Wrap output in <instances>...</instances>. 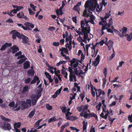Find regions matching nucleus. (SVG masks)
Wrapping results in <instances>:
<instances>
[{
	"label": "nucleus",
	"mask_w": 132,
	"mask_h": 132,
	"mask_svg": "<svg viewBox=\"0 0 132 132\" xmlns=\"http://www.w3.org/2000/svg\"><path fill=\"white\" fill-rule=\"evenodd\" d=\"M69 64L72 67H75L77 66L79 64V62L78 61V60L76 59L73 58L71 60L69 61Z\"/></svg>",
	"instance_id": "10"
},
{
	"label": "nucleus",
	"mask_w": 132,
	"mask_h": 132,
	"mask_svg": "<svg viewBox=\"0 0 132 132\" xmlns=\"http://www.w3.org/2000/svg\"><path fill=\"white\" fill-rule=\"evenodd\" d=\"M59 51L61 52L60 54L63 57H66V56L64 54V53H66L68 54V49L66 48L63 47L61 49H60Z\"/></svg>",
	"instance_id": "17"
},
{
	"label": "nucleus",
	"mask_w": 132,
	"mask_h": 132,
	"mask_svg": "<svg viewBox=\"0 0 132 132\" xmlns=\"http://www.w3.org/2000/svg\"><path fill=\"white\" fill-rule=\"evenodd\" d=\"M106 78L105 77L104 78H103V86L104 88L105 87V85L106 82Z\"/></svg>",
	"instance_id": "62"
},
{
	"label": "nucleus",
	"mask_w": 132,
	"mask_h": 132,
	"mask_svg": "<svg viewBox=\"0 0 132 132\" xmlns=\"http://www.w3.org/2000/svg\"><path fill=\"white\" fill-rule=\"evenodd\" d=\"M24 16V13L22 12H20L17 15V16L19 18H23Z\"/></svg>",
	"instance_id": "41"
},
{
	"label": "nucleus",
	"mask_w": 132,
	"mask_h": 132,
	"mask_svg": "<svg viewBox=\"0 0 132 132\" xmlns=\"http://www.w3.org/2000/svg\"><path fill=\"white\" fill-rule=\"evenodd\" d=\"M22 105L21 104V102L20 101L19 102H17L15 104V107H14V110L15 111H18L20 109L23 110V109H22L21 108Z\"/></svg>",
	"instance_id": "16"
},
{
	"label": "nucleus",
	"mask_w": 132,
	"mask_h": 132,
	"mask_svg": "<svg viewBox=\"0 0 132 132\" xmlns=\"http://www.w3.org/2000/svg\"><path fill=\"white\" fill-rule=\"evenodd\" d=\"M63 38L66 37L65 42L67 43L72 42V36H71V34H68V32L66 31L65 34H64L63 35Z\"/></svg>",
	"instance_id": "9"
},
{
	"label": "nucleus",
	"mask_w": 132,
	"mask_h": 132,
	"mask_svg": "<svg viewBox=\"0 0 132 132\" xmlns=\"http://www.w3.org/2000/svg\"><path fill=\"white\" fill-rule=\"evenodd\" d=\"M85 9L83 12V16L86 17L87 18L88 20H87L88 22H89L92 24L94 23V21L95 19V18L92 14V12L91 11H89L88 10H87V8L85 7Z\"/></svg>",
	"instance_id": "2"
},
{
	"label": "nucleus",
	"mask_w": 132,
	"mask_h": 132,
	"mask_svg": "<svg viewBox=\"0 0 132 132\" xmlns=\"http://www.w3.org/2000/svg\"><path fill=\"white\" fill-rule=\"evenodd\" d=\"M85 7H87V10L89 11L90 10L93 11L95 9H96V11L100 12L102 10V6L101 4L99 5L97 3L96 0H90L87 1L85 3Z\"/></svg>",
	"instance_id": "1"
},
{
	"label": "nucleus",
	"mask_w": 132,
	"mask_h": 132,
	"mask_svg": "<svg viewBox=\"0 0 132 132\" xmlns=\"http://www.w3.org/2000/svg\"><path fill=\"white\" fill-rule=\"evenodd\" d=\"M21 38L22 39V42L24 43H27L29 41V39L28 38L24 35L22 36Z\"/></svg>",
	"instance_id": "29"
},
{
	"label": "nucleus",
	"mask_w": 132,
	"mask_h": 132,
	"mask_svg": "<svg viewBox=\"0 0 132 132\" xmlns=\"http://www.w3.org/2000/svg\"><path fill=\"white\" fill-rule=\"evenodd\" d=\"M55 69V68L51 66L47 69V70L49 71L52 74H53L54 73V70Z\"/></svg>",
	"instance_id": "38"
},
{
	"label": "nucleus",
	"mask_w": 132,
	"mask_h": 132,
	"mask_svg": "<svg viewBox=\"0 0 132 132\" xmlns=\"http://www.w3.org/2000/svg\"><path fill=\"white\" fill-rule=\"evenodd\" d=\"M74 84H75V87L73 88L72 91L73 92H75L77 88L78 89V90L77 92H78L79 90L80 89V87L78 86L76 82Z\"/></svg>",
	"instance_id": "35"
},
{
	"label": "nucleus",
	"mask_w": 132,
	"mask_h": 132,
	"mask_svg": "<svg viewBox=\"0 0 132 132\" xmlns=\"http://www.w3.org/2000/svg\"><path fill=\"white\" fill-rule=\"evenodd\" d=\"M100 61V56L99 55H97L95 61H93V64L95 66H96L99 64Z\"/></svg>",
	"instance_id": "21"
},
{
	"label": "nucleus",
	"mask_w": 132,
	"mask_h": 132,
	"mask_svg": "<svg viewBox=\"0 0 132 132\" xmlns=\"http://www.w3.org/2000/svg\"><path fill=\"white\" fill-rule=\"evenodd\" d=\"M15 105L14 102L12 101L9 103V106L12 108V109L13 110L14 107H15Z\"/></svg>",
	"instance_id": "48"
},
{
	"label": "nucleus",
	"mask_w": 132,
	"mask_h": 132,
	"mask_svg": "<svg viewBox=\"0 0 132 132\" xmlns=\"http://www.w3.org/2000/svg\"><path fill=\"white\" fill-rule=\"evenodd\" d=\"M30 7L34 11H36V6H35L32 3H30Z\"/></svg>",
	"instance_id": "58"
},
{
	"label": "nucleus",
	"mask_w": 132,
	"mask_h": 132,
	"mask_svg": "<svg viewBox=\"0 0 132 132\" xmlns=\"http://www.w3.org/2000/svg\"><path fill=\"white\" fill-rule=\"evenodd\" d=\"M72 42L67 43L65 45L66 48H68L69 51H70L72 48Z\"/></svg>",
	"instance_id": "31"
},
{
	"label": "nucleus",
	"mask_w": 132,
	"mask_h": 132,
	"mask_svg": "<svg viewBox=\"0 0 132 132\" xmlns=\"http://www.w3.org/2000/svg\"><path fill=\"white\" fill-rule=\"evenodd\" d=\"M45 75L48 79H49L51 77V75H50V74L47 72H45Z\"/></svg>",
	"instance_id": "59"
},
{
	"label": "nucleus",
	"mask_w": 132,
	"mask_h": 132,
	"mask_svg": "<svg viewBox=\"0 0 132 132\" xmlns=\"http://www.w3.org/2000/svg\"><path fill=\"white\" fill-rule=\"evenodd\" d=\"M89 115L90 117H94L95 118V119L96 120H98V117L97 115L95 114L94 113H89Z\"/></svg>",
	"instance_id": "44"
},
{
	"label": "nucleus",
	"mask_w": 132,
	"mask_h": 132,
	"mask_svg": "<svg viewBox=\"0 0 132 132\" xmlns=\"http://www.w3.org/2000/svg\"><path fill=\"white\" fill-rule=\"evenodd\" d=\"M88 22L87 19H84L83 20L81 21V27L82 28L81 31H82L84 29L86 30L87 28H88L89 29H90V27L88 26Z\"/></svg>",
	"instance_id": "8"
},
{
	"label": "nucleus",
	"mask_w": 132,
	"mask_h": 132,
	"mask_svg": "<svg viewBox=\"0 0 132 132\" xmlns=\"http://www.w3.org/2000/svg\"><path fill=\"white\" fill-rule=\"evenodd\" d=\"M35 110L32 111L28 115L29 117L30 118L32 117L35 114Z\"/></svg>",
	"instance_id": "52"
},
{
	"label": "nucleus",
	"mask_w": 132,
	"mask_h": 132,
	"mask_svg": "<svg viewBox=\"0 0 132 132\" xmlns=\"http://www.w3.org/2000/svg\"><path fill=\"white\" fill-rule=\"evenodd\" d=\"M24 68L26 69L29 68L30 67L29 63L28 61H26L23 64Z\"/></svg>",
	"instance_id": "33"
},
{
	"label": "nucleus",
	"mask_w": 132,
	"mask_h": 132,
	"mask_svg": "<svg viewBox=\"0 0 132 132\" xmlns=\"http://www.w3.org/2000/svg\"><path fill=\"white\" fill-rule=\"evenodd\" d=\"M28 10L29 12V14L30 15H34L35 14V13L30 8H28Z\"/></svg>",
	"instance_id": "61"
},
{
	"label": "nucleus",
	"mask_w": 132,
	"mask_h": 132,
	"mask_svg": "<svg viewBox=\"0 0 132 132\" xmlns=\"http://www.w3.org/2000/svg\"><path fill=\"white\" fill-rule=\"evenodd\" d=\"M46 107L47 110H51L52 109V106L48 104H46Z\"/></svg>",
	"instance_id": "55"
},
{
	"label": "nucleus",
	"mask_w": 132,
	"mask_h": 132,
	"mask_svg": "<svg viewBox=\"0 0 132 132\" xmlns=\"http://www.w3.org/2000/svg\"><path fill=\"white\" fill-rule=\"evenodd\" d=\"M39 78L36 76H35L33 80L31 81V84H32L35 83L37 80H38Z\"/></svg>",
	"instance_id": "47"
},
{
	"label": "nucleus",
	"mask_w": 132,
	"mask_h": 132,
	"mask_svg": "<svg viewBox=\"0 0 132 132\" xmlns=\"http://www.w3.org/2000/svg\"><path fill=\"white\" fill-rule=\"evenodd\" d=\"M96 46L95 45V46H94L92 44V46H91L90 47V48L93 50L92 51V52H93V51H94V54L93 55H92L93 57L95 56L96 54V53L95 52V47Z\"/></svg>",
	"instance_id": "42"
},
{
	"label": "nucleus",
	"mask_w": 132,
	"mask_h": 132,
	"mask_svg": "<svg viewBox=\"0 0 132 132\" xmlns=\"http://www.w3.org/2000/svg\"><path fill=\"white\" fill-rule=\"evenodd\" d=\"M110 12L109 13H106L105 15V17L104 18H103L102 19V24L103 23L102 22V20H105V22H106V19L109 17L110 16Z\"/></svg>",
	"instance_id": "46"
},
{
	"label": "nucleus",
	"mask_w": 132,
	"mask_h": 132,
	"mask_svg": "<svg viewBox=\"0 0 132 132\" xmlns=\"http://www.w3.org/2000/svg\"><path fill=\"white\" fill-rule=\"evenodd\" d=\"M77 39L80 42H85L86 41L85 40L82 39V37H80V35L77 38Z\"/></svg>",
	"instance_id": "54"
},
{
	"label": "nucleus",
	"mask_w": 132,
	"mask_h": 132,
	"mask_svg": "<svg viewBox=\"0 0 132 132\" xmlns=\"http://www.w3.org/2000/svg\"><path fill=\"white\" fill-rule=\"evenodd\" d=\"M77 55L78 56V57L80 58V60H78V61L80 63L82 64L83 61L85 59V54H84L81 50H79L77 53Z\"/></svg>",
	"instance_id": "7"
},
{
	"label": "nucleus",
	"mask_w": 132,
	"mask_h": 132,
	"mask_svg": "<svg viewBox=\"0 0 132 132\" xmlns=\"http://www.w3.org/2000/svg\"><path fill=\"white\" fill-rule=\"evenodd\" d=\"M78 118L76 116H70V118L67 117V119L68 120H69L71 121L75 120Z\"/></svg>",
	"instance_id": "34"
},
{
	"label": "nucleus",
	"mask_w": 132,
	"mask_h": 132,
	"mask_svg": "<svg viewBox=\"0 0 132 132\" xmlns=\"http://www.w3.org/2000/svg\"><path fill=\"white\" fill-rule=\"evenodd\" d=\"M102 111V112L108 111V109L106 108V105L105 104H104L103 106Z\"/></svg>",
	"instance_id": "57"
},
{
	"label": "nucleus",
	"mask_w": 132,
	"mask_h": 132,
	"mask_svg": "<svg viewBox=\"0 0 132 132\" xmlns=\"http://www.w3.org/2000/svg\"><path fill=\"white\" fill-rule=\"evenodd\" d=\"M80 65L79 64L78 67L77 66L73 68L74 73L76 75H79L85 73L88 70V67L89 65L88 64H87V66L85 67L83 65L81 68L80 67L79 65Z\"/></svg>",
	"instance_id": "3"
},
{
	"label": "nucleus",
	"mask_w": 132,
	"mask_h": 132,
	"mask_svg": "<svg viewBox=\"0 0 132 132\" xmlns=\"http://www.w3.org/2000/svg\"><path fill=\"white\" fill-rule=\"evenodd\" d=\"M102 22L103 23L102 24V22H99V24L100 25H102V34H103L104 32L103 31V30H104L107 29V31L108 32L112 33L113 31L114 30L115 31L116 29L113 28V26H111V28H109L110 26H109L108 25L107 23L105 22V20H102Z\"/></svg>",
	"instance_id": "4"
},
{
	"label": "nucleus",
	"mask_w": 132,
	"mask_h": 132,
	"mask_svg": "<svg viewBox=\"0 0 132 132\" xmlns=\"http://www.w3.org/2000/svg\"><path fill=\"white\" fill-rule=\"evenodd\" d=\"M102 94L103 95L105 94V93L104 91H102L100 89H96V94L97 97H99Z\"/></svg>",
	"instance_id": "24"
},
{
	"label": "nucleus",
	"mask_w": 132,
	"mask_h": 132,
	"mask_svg": "<svg viewBox=\"0 0 132 132\" xmlns=\"http://www.w3.org/2000/svg\"><path fill=\"white\" fill-rule=\"evenodd\" d=\"M105 38L104 39L102 40L99 42L95 44L96 46L99 45H100L101 46H102L103 45L104 43H105Z\"/></svg>",
	"instance_id": "37"
},
{
	"label": "nucleus",
	"mask_w": 132,
	"mask_h": 132,
	"mask_svg": "<svg viewBox=\"0 0 132 132\" xmlns=\"http://www.w3.org/2000/svg\"><path fill=\"white\" fill-rule=\"evenodd\" d=\"M88 108V105H82L81 106L78 107L77 108L79 112H86V111L87 110Z\"/></svg>",
	"instance_id": "14"
},
{
	"label": "nucleus",
	"mask_w": 132,
	"mask_h": 132,
	"mask_svg": "<svg viewBox=\"0 0 132 132\" xmlns=\"http://www.w3.org/2000/svg\"><path fill=\"white\" fill-rule=\"evenodd\" d=\"M60 108L63 113H66L67 110V108L66 107L64 106L61 107H60Z\"/></svg>",
	"instance_id": "51"
},
{
	"label": "nucleus",
	"mask_w": 132,
	"mask_h": 132,
	"mask_svg": "<svg viewBox=\"0 0 132 132\" xmlns=\"http://www.w3.org/2000/svg\"><path fill=\"white\" fill-rule=\"evenodd\" d=\"M19 50L18 47L15 45H14L11 47L8 50L9 53L11 52L12 53H14Z\"/></svg>",
	"instance_id": "15"
},
{
	"label": "nucleus",
	"mask_w": 132,
	"mask_h": 132,
	"mask_svg": "<svg viewBox=\"0 0 132 132\" xmlns=\"http://www.w3.org/2000/svg\"><path fill=\"white\" fill-rule=\"evenodd\" d=\"M127 29L126 27H123L121 30H120V31L122 32V35H124L126 34V33L127 32Z\"/></svg>",
	"instance_id": "39"
},
{
	"label": "nucleus",
	"mask_w": 132,
	"mask_h": 132,
	"mask_svg": "<svg viewBox=\"0 0 132 132\" xmlns=\"http://www.w3.org/2000/svg\"><path fill=\"white\" fill-rule=\"evenodd\" d=\"M56 120V119L55 117H53L49 119L48 120V122L49 123H51L52 122L55 121Z\"/></svg>",
	"instance_id": "45"
},
{
	"label": "nucleus",
	"mask_w": 132,
	"mask_h": 132,
	"mask_svg": "<svg viewBox=\"0 0 132 132\" xmlns=\"http://www.w3.org/2000/svg\"><path fill=\"white\" fill-rule=\"evenodd\" d=\"M1 117L2 119L4 120L5 121L10 122L11 121V120L10 119L8 118H6L5 117H4L2 115L1 116Z\"/></svg>",
	"instance_id": "49"
},
{
	"label": "nucleus",
	"mask_w": 132,
	"mask_h": 132,
	"mask_svg": "<svg viewBox=\"0 0 132 132\" xmlns=\"http://www.w3.org/2000/svg\"><path fill=\"white\" fill-rule=\"evenodd\" d=\"M69 80L70 81H73V80L74 81H76L77 80L76 79V77L74 74H70L69 75Z\"/></svg>",
	"instance_id": "27"
},
{
	"label": "nucleus",
	"mask_w": 132,
	"mask_h": 132,
	"mask_svg": "<svg viewBox=\"0 0 132 132\" xmlns=\"http://www.w3.org/2000/svg\"><path fill=\"white\" fill-rule=\"evenodd\" d=\"M2 128L5 130H9L11 129L10 125L7 122H5L4 126L2 127Z\"/></svg>",
	"instance_id": "18"
},
{
	"label": "nucleus",
	"mask_w": 132,
	"mask_h": 132,
	"mask_svg": "<svg viewBox=\"0 0 132 132\" xmlns=\"http://www.w3.org/2000/svg\"><path fill=\"white\" fill-rule=\"evenodd\" d=\"M40 95H35V94H33L32 95L31 98L32 99V105H33L36 104L37 100H38L39 98L40 97Z\"/></svg>",
	"instance_id": "13"
},
{
	"label": "nucleus",
	"mask_w": 132,
	"mask_h": 132,
	"mask_svg": "<svg viewBox=\"0 0 132 132\" xmlns=\"http://www.w3.org/2000/svg\"><path fill=\"white\" fill-rule=\"evenodd\" d=\"M82 123L83 124L82 132H86V130L87 129V122L84 121H83Z\"/></svg>",
	"instance_id": "28"
},
{
	"label": "nucleus",
	"mask_w": 132,
	"mask_h": 132,
	"mask_svg": "<svg viewBox=\"0 0 132 132\" xmlns=\"http://www.w3.org/2000/svg\"><path fill=\"white\" fill-rule=\"evenodd\" d=\"M124 36L126 37L127 40L128 41H130L132 39V37L130 34L129 35L125 34Z\"/></svg>",
	"instance_id": "36"
},
{
	"label": "nucleus",
	"mask_w": 132,
	"mask_h": 132,
	"mask_svg": "<svg viewBox=\"0 0 132 132\" xmlns=\"http://www.w3.org/2000/svg\"><path fill=\"white\" fill-rule=\"evenodd\" d=\"M24 24L27 28V30H31L30 28H33L34 27V26L32 23L29 22H26L24 23Z\"/></svg>",
	"instance_id": "19"
},
{
	"label": "nucleus",
	"mask_w": 132,
	"mask_h": 132,
	"mask_svg": "<svg viewBox=\"0 0 132 132\" xmlns=\"http://www.w3.org/2000/svg\"><path fill=\"white\" fill-rule=\"evenodd\" d=\"M62 8L60 7L59 9H57L56 11L57 15H58L59 14L62 15L63 13L62 11Z\"/></svg>",
	"instance_id": "30"
},
{
	"label": "nucleus",
	"mask_w": 132,
	"mask_h": 132,
	"mask_svg": "<svg viewBox=\"0 0 132 132\" xmlns=\"http://www.w3.org/2000/svg\"><path fill=\"white\" fill-rule=\"evenodd\" d=\"M42 83H41L38 87V89L37 90L36 93L38 95H40V93L43 90V88L42 87Z\"/></svg>",
	"instance_id": "26"
},
{
	"label": "nucleus",
	"mask_w": 132,
	"mask_h": 132,
	"mask_svg": "<svg viewBox=\"0 0 132 132\" xmlns=\"http://www.w3.org/2000/svg\"><path fill=\"white\" fill-rule=\"evenodd\" d=\"M21 125V123L19 122L18 123H15L14 124V126L15 129H17L19 128Z\"/></svg>",
	"instance_id": "43"
},
{
	"label": "nucleus",
	"mask_w": 132,
	"mask_h": 132,
	"mask_svg": "<svg viewBox=\"0 0 132 132\" xmlns=\"http://www.w3.org/2000/svg\"><path fill=\"white\" fill-rule=\"evenodd\" d=\"M90 87L92 95L93 96L95 97V92H96V89L92 84H91Z\"/></svg>",
	"instance_id": "25"
},
{
	"label": "nucleus",
	"mask_w": 132,
	"mask_h": 132,
	"mask_svg": "<svg viewBox=\"0 0 132 132\" xmlns=\"http://www.w3.org/2000/svg\"><path fill=\"white\" fill-rule=\"evenodd\" d=\"M101 106V103H99V104L96 106V110L97 111L100 110Z\"/></svg>",
	"instance_id": "56"
},
{
	"label": "nucleus",
	"mask_w": 132,
	"mask_h": 132,
	"mask_svg": "<svg viewBox=\"0 0 132 132\" xmlns=\"http://www.w3.org/2000/svg\"><path fill=\"white\" fill-rule=\"evenodd\" d=\"M84 117L86 119H89L90 118L89 113H84Z\"/></svg>",
	"instance_id": "60"
},
{
	"label": "nucleus",
	"mask_w": 132,
	"mask_h": 132,
	"mask_svg": "<svg viewBox=\"0 0 132 132\" xmlns=\"http://www.w3.org/2000/svg\"><path fill=\"white\" fill-rule=\"evenodd\" d=\"M28 74L30 76L34 75V72L33 70H30L28 71Z\"/></svg>",
	"instance_id": "53"
},
{
	"label": "nucleus",
	"mask_w": 132,
	"mask_h": 132,
	"mask_svg": "<svg viewBox=\"0 0 132 132\" xmlns=\"http://www.w3.org/2000/svg\"><path fill=\"white\" fill-rule=\"evenodd\" d=\"M108 25L109 26H110L112 25L113 24V21H112V18H110L109 21V22L108 24Z\"/></svg>",
	"instance_id": "63"
},
{
	"label": "nucleus",
	"mask_w": 132,
	"mask_h": 132,
	"mask_svg": "<svg viewBox=\"0 0 132 132\" xmlns=\"http://www.w3.org/2000/svg\"><path fill=\"white\" fill-rule=\"evenodd\" d=\"M42 120V119H40L36 121L34 125L35 127L36 128L39 125V123Z\"/></svg>",
	"instance_id": "50"
},
{
	"label": "nucleus",
	"mask_w": 132,
	"mask_h": 132,
	"mask_svg": "<svg viewBox=\"0 0 132 132\" xmlns=\"http://www.w3.org/2000/svg\"><path fill=\"white\" fill-rule=\"evenodd\" d=\"M86 30L84 29L82 31H80L79 34L83 35V37L84 39L87 40L89 41V40L93 37V35L89 33L90 29L87 28Z\"/></svg>",
	"instance_id": "5"
},
{
	"label": "nucleus",
	"mask_w": 132,
	"mask_h": 132,
	"mask_svg": "<svg viewBox=\"0 0 132 132\" xmlns=\"http://www.w3.org/2000/svg\"><path fill=\"white\" fill-rule=\"evenodd\" d=\"M68 70L70 73V74H74V71L73 70V69L72 68H68Z\"/></svg>",
	"instance_id": "64"
},
{
	"label": "nucleus",
	"mask_w": 132,
	"mask_h": 132,
	"mask_svg": "<svg viewBox=\"0 0 132 132\" xmlns=\"http://www.w3.org/2000/svg\"><path fill=\"white\" fill-rule=\"evenodd\" d=\"M109 114V111L102 112L100 114V116L102 118L106 119L107 118L108 115Z\"/></svg>",
	"instance_id": "20"
},
{
	"label": "nucleus",
	"mask_w": 132,
	"mask_h": 132,
	"mask_svg": "<svg viewBox=\"0 0 132 132\" xmlns=\"http://www.w3.org/2000/svg\"><path fill=\"white\" fill-rule=\"evenodd\" d=\"M62 88V86L59 90H57L54 94L52 96V97L53 98H55L58 95H59L61 92Z\"/></svg>",
	"instance_id": "23"
},
{
	"label": "nucleus",
	"mask_w": 132,
	"mask_h": 132,
	"mask_svg": "<svg viewBox=\"0 0 132 132\" xmlns=\"http://www.w3.org/2000/svg\"><path fill=\"white\" fill-rule=\"evenodd\" d=\"M108 39L107 38H105V44L108 47V49L109 50L113 48V42L111 40L108 41Z\"/></svg>",
	"instance_id": "12"
},
{
	"label": "nucleus",
	"mask_w": 132,
	"mask_h": 132,
	"mask_svg": "<svg viewBox=\"0 0 132 132\" xmlns=\"http://www.w3.org/2000/svg\"><path fill=\"white\" fill-rule=\"evenodd\" d=\"M61 72L62 74L63 75L64 77L65 78L67 79L68 75L67 72L65 70L63 69L61 70Z\"/></svg>",
	"instance_id": "32"
},
{
	"label": "nucleus",
	"mask_w": 132,
	"mask_h": 132,
	"mask_svg": "<svg viewBox=\"0 0 132 132\" xmlns=\"http://www.w3.org/2000/svg\"><path fill=\"white\" fill-rule=\"evenodd\" d=\"M10 34L12 35V38L14 39H16V36H17L19 38H21L22 36H21L20 34L16 31L12 30L10 32Z\"/></svg>",
	"instance_id": "11"
},
{
	"label": "nucleus",
	"mask_w": 132,
	"mask_h": 132,
	"mask_svg": "<svg viewBox=\"0 0 132 132\" xmlns=\"http://www.w3.org/2000/svg\"><path fill=\"white\" fill-rule=\"evenodd\" d=\"M67 62L66 61H64L63 60H61L59 62L57 63L56 64V66H59L61 65L65 64Z\"/></svg>",
	"instance_id": "40"
},
{
	"label": "nucleus",
	"mask_w": 132,
	"mask_h": 132,
	"mask_svg": "<svg viewBox=\"0 0 132 132\" xmlns=\"http://www.w3.org/2000/svg\"><path fill=\"white\" fill-rule=\"evenodd\" d=\"M12 44L11 43L9 44L7 43H6L2 46L1 48L0 49V50L1 51H4L5 50L7 47L11 46Z\"/></svg>",
	"instance_id": "22"
},
{
	"label": "nucleus",
	"mask_w": 132,
	"mask_h": 132,
	"mask_svg": "<svg viewBox=\"0 0 132 132\" xmlns=\"http://www.w3.org/2000/svg\"><path fill=\"white\" fill-rule=\"evenodd\" d=\"M22 105V108L23 110L30 107L31 106L32 104L31 100L29 99L26 100V102L21 101Z\"/></svg>",
	"instance_id": "6"
}]
</instances>
